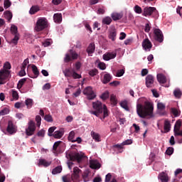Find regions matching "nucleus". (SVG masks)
Returning a JSON list of instances; mask_svg holds the SVG:
<instances>
[{
    "instance_id": "f257e3e1",
    "label": "nucleus",
    "mask_w": 182,
    "mask_h": 182,
    "mask_svg": "<svg viewBox=\"0 0 182 182\" xmlns=\"http://www.w3.org/2000/svg\"><path fill=\"white\" fill-rule=\"evenodd\" d=\"M145 106L141 104L136 105V113L141 119H146L147 116L150 118L153 117V110H154V106L153 103L145 101Z\"/></svg>"
},
{
    "instance_id": "f03ea898",
    "label": "nucleus",
    "mask_w": 182,
    "mask_h": 182,
    "mask_svg": "<svg viewBox=\"0 0 182 182\" xmlns=\"http://www.w3.org/2000/svg\"><path fill=\"white\" fill-rule=\"evenodd\" d=\"M4 69L0 70V85H5L8 82L9 76H11V63L6 62L4 65Z\"/></svg>"
},
{
    "instance_id": "7ed1b4c3",
    "label": "nucleus",
    "mask_w": 182,
    "mask_h": 182,
    "mask_svg": "<svg viewBox=\"0 0 182 182\" xmlns=\"http://www.w3.org/2000/svg\"><path fill=\"white\" fill-rule=\"evenodd\" d=\"M154 33H149V38L151 39H154L156 42H159V43H162L163 41H164V35H163V31L159 28H154Z\"/></svg>"
},
{
    "instance_id": "20e7f679",
    "label": "nucleus",
    "mask_w": 182,
    "mask_h": 182,
    "mask_svg": "<svg viewBox=\"0 0 182 182\" xmlns=\"http://www.w3.org/2000/svg\"><path fill=\"white\" fill-rule=\"evenodd\" d=\"M92 107L95 111H90L91 114L99 117V116L103 113V104L100 101L92 102Z\"/></svg>"
},
{
    "instance_id": "39448f33",
    "label": "nucleus",
    "mask_w": 182,
    "mask_h": 182,
    "mask_svg": "<svg viewBox=\"0 0 182 182\" xmlns=\"http://www.w3.org/2000/svg\"><path fill=\"white\" fill-rule=\"evenodd\" d=\"M46 28H48V20L46 18H39L36 22L35 30L37 32H41Z\"/></svg>"
},
{
    "instance_id": "423d86ee",
    "label": "nucleus",
    "mask_w": 182,
    "mask_h": 182,
    "mask_svg": "<svg viewBox=\"0 0 182 182\" xmlns=\"http://www.w3.org/2000/svg\"><path fill=\"white\" fill-rule=\"evenodd\" d=\"M79 58V55L75 50L70 49L68 53L65 54L64 58L65 63H69V62H72V60H76Z\"/></svg>"
},
{
    "instance_id": "0eeeda50",
    "label": "nucleus",
    "mask_w": 182,
    "mask_h": 182,
    "mask_svg": "<svg viewBox=\"0 0 182 182\" xmlns=\"http://www.w3.org/2000/svg\"><path fill=\"white\" fill-rule=\"evenodd\" d=\"M65 157L68 160H70V161H77L78 163H80V161H82V159H83L82 155H80L79 153L75 154V153H73L72 151L66 152Z\"/></svg>"
},
{
    "instance_id": "6e6552de",
    "label": "nucleus",
    "mask_w": 182,
    "mask_h": 182,
    "mask_svg": "<svg viewBox=\"0 0 182 182\" xmlns=\"http://www.w3.org/2000/svg\"><path fill=\"white\" fill-rule=\"evenodd\" d=\"M28 124V126L26 129V136H33V134H35V131L36 130L35 122L30 120Z\"/></svg>"
},
{
    "instance_id": "1a4fd4ad",
    "label": "nucleus",
    "mask_w": 182,
    "mask_h": 182,
    "mask_svg": "<svg viewBox=\"0 0 182 182\" xmlns=\"http://www.w3.org/2000/svg\"><path fill=\"white\" fill-rule=\"evenodd\" d=\"M83 95H85L87 96V99L88 100H93L96 97V94L93 91V88L92 87L89 86L84 89L83 90Z\"/></svg>"
},
{
    "instance_id": "9d476101",
    "label": "nucleus",
    "mask_w": 182,
    "mask_h": 182,
    "mask_svg": "<svg viewBox=\"0 0 182 182\" xmlns=\"http://www.w3.org/2000/svg\"><path fill=\"white\" fill-rule=\"evenodd\" d=\"M11 32L12 35H14V38L11 41V43H14V45H18V41H19V33H18V27L15 25H12L11 27Z\"/></svg>"
},
{
    "instance_id": "9b49d317",
    "label": "nucleus",
    "mask_w": 182,
    "mask_h": 182,
    "mask_svg": "<svg viewBox=\"0 0 182 182\" xmlns=\"http://www.w3.org/2000/svg\"><path fill=\"white\" fill-rule=\"evenodd\" d=\"M6 132L9 134H15V133H16V127L14 124V122L11 120L8 122Z\"/></svg>"
},
{
    "instance_id": "f8f14e48",
    "label": "nucleus",
    "mask_w": 182,
    "mask_h": 182,
    "mask_svg": "<svg viewBox=\"0 0 182 182\" xmlns=\"http://www.w3.org/2000/svg\"><path fill=\"white\" fill-rule=\"evenodd\" d=\"M156 12H157V10L155 7H145L142 15L143 16H151Z\"/></svg>"
},
{
    "instance_id": "ddd939ff",
    "label": "nucleus",
    "mask_w": 182,
    "mask_h": 182,
    "mask_svg": "<svg viewBox=\"0 0 182 182\" xmlns=\"http://www.w3.org/2000/svg\"><path fill=\"white\" fill-rule=\"evenodd\" d=\"M146 87H153L154 85V77L151 75H148L146 77Z\"/></svg>"
},
{
    "instance_id": "4468645a",
    "label": "nucleus",
    "mask_w": 182,
    "mask_h": 182,
    "mask_svg": "<svg viewBox=\"0 0 182 182\" xmlns=\"http://www.w3.org/2000/svg\"><path fill=\"white\" fill-rule=\"evenodd\" d=\"M32 72L33 74H28L29 77H31L32 79H36L38 76H39V70L38 69V67L36 65H33L31 66Z\"/></svg>"
},
{
    "instance_id": "2eb2a0df",
    "label": "nucleus",
    "mask_w": 182,
    "mask_h": 182,
    "mask_svg": "<svg viewBox=\"0 0 182 182\" xmlns=\"http://www.w3.org/2000/svg\"><path fill=\"white\" fill-rule=\"evenodd\" d=\"M90 167L92 170H99L102 167V164L97 161V160H90Z\"/></svg>"
},
{
    "instance_id": "dca6fc26",
    "label": "nucleus",
    "mask_w": 182,
    "mask_h": 182,
    "mask_svg": "<svg viewBox=\"0 0 182 182\" xmlns=\"http://www.w3.org/2000/svg\"><path fill=\"white\" fill-rule=\"evenodd\" d=\"M156 79L160 85H164V83H167V78L164 74H157Z\"/></svg>"
},
{
    "instance_id": "f3484780",
    "label": "nucleus",
    "mask_w": 182,
    "mask_h": 182,
    "mask_svg": "<svg viewBox=\"0 0 182 182\" xmlns=\"http://www.w3.org/2000/svg\"><path fill=\"white\" fill-rule=\"evenodd\" d=\"M113 79V77L109 73H105L103 75V77L102 79V82L104 85H107V83L110 82V80Z\"/></svg>"
},
{
    "instance_id": "a211bd4d",
    "label": "nucleus",
    "mask_w": 182,
    "mask_h": 182,
    "mask_svg": "<svg viewBox=\"0 0 182 182\" xmlns=\"http://www.w3.org/2000/svg\"><path fill=\"white\" fill-rule=\"evenodd\" d=\"M153 45L151 44V42L150 41V40H149V38L144 39L142 42V48H144L145 50H147V49H151Z\"/></svg>"
},
{
    "instance_id": "6ab92c4d",
    "label": "nucleus",
    "mask_w": 182,
    "mask_h": 182,
    "mask_svg": "<svg viewBox=\"0 0 182 182\" xmlns=\"http://www.w3.org/2000/svg\"><path fill=\"white\" fill-rule=\"evenodd\" d=\"M117 55V53H107L103 55V59L104 60H110V59H114Z\"/></svg>"
},
{
    "instance_id": "aec40b11",
    "label": "nucleus",
    "mask_w": 182,
    "mask_h": 182,
    "mask_svg": "<svg viewBox=\"0 0 182 182\" xmlns=\"http://www.w3.org/2000/svg\"><path fill=\"white\" fill-rule=\"evenodd\" d=\"M80 169L77 166L74 167L73 173L71 174V176L75 180H77V178H79V173H80Z\"/></svg>"
},
{
    "instance_id": "412c9836",
    "label": "nucleus",
    "mask_w": 182,
    "mask_h": 182,
    "mask_svg": "<svg viewBox=\"0 0 182 182\" xmlns=\"http://www.w3.org/2000/svg\"><path fill=\"white\" fill-rule=\"evenodd\" d=\"M158 177L161 182H168V175L164 172L161 173Z\"/></svg>"
},
{
    "instance_id": "4be33fe9",
    "label": "nucleus",
    "mask_w": 182,
    "mask_h": 182,
    "mask_svg": "<svg viewBox=\"0 0 182 182\" xmlns=\"http://www.w3.org/2000/svg\"><path fill=\"white\" fill-rule=\"evenodd\" d=\"M52 164V161H48L46 159H39L38 166H43V167H49Z\"/></svg>"
},
{
    "instance_id": "5701e85b",
    "label": "nucleus",
    "mask_w": 182,
    "mask_h": 182,
    "mask_svg": "<svg viewBox=\"0 0 182 182\" xmlns=\"http://www.w3.org/2000/svg\"><path fill=\"white\" fill-rule=\"evenodd\" d=\"M116 36H117V32L116 31L115 29L111 30L109 31L108 37L112 42H114L116 41Z\"/></svg>"
},
{
    "instance_id": "b1692460",
    "label": "nucleus",
    "mask_w": 182,
    "mask_h": 182,
    "mask_svg": "<svg viewBox=\"0 0 182 182\" xmlns=\"http://www.w3.org/2000/svg\"><path fill=\"white\" fill-rule=\"evenodd\" d=\"M96 49V46H95L94 43H91L87 48V53L88 55H91L92 53H95V50Z\"/></svg>"
},
{
    "instance_id": "393cba45",
    "label": "nucleus",
    "mask_w": 182,
    "mask_h": 182,
    "mask_svg": "<svg viewBox=\"0 0 182 182\" xmlns=\"http://www.w3.org/2000/svg\"><path fill=\"white\" fill-rule=\"evenodd\" d=\"M53 21L55 23H60L62 22V14H55Z\"/></svg>"
},
{
    "instance_id": "a878e982",
    "label": "nucleus",
    "mask_w": 182,
    "mask_h": 182,
    "mask_svg": "<svg viewBox=\"0 0 182 182\" xmlns=\"http://www.w3.org/2000/svg\"><path fill=\"white\" fill-rule=\"evenodd\" d=\"M63 182H75V178L72 177V175H66L62 178Z\"/></svg>"
},
{
    "instance_id": "bb28decb",
    "label": "nucleus",
    "mask_w": 182,
    "mask_h": 182,
    "mask_svg": "<svg viewBox=\"0 0 182 182\" xmlns=\"http://www.w3.org/2000/svg\"><path fill=\"white\" fill-rule=\"evenodd\" d=\"M53 136L54 139H62V137H63V131H55L53 134Z\"/></svg>"
},
{
    "instance_id": "cd10ccee",
    "label": "nucleus",
    "mask_w": 182,
    "mask_h": 182,
    "mask_svg": "<svg viewBox=\"0 0 182 182\" xmlns=\"http://www.w3.org/2000/svg\"><path fill=\"white\" fill-rule=\"evenodd\" d=\"M171 128V124H170V121L165 120L164 129L165 130V133H168L170 132V129Z\"/></svg>"
},
{
    "instance_id": "c85d7f7f",
    "label": "nucleus",
    "mask_w": 182,
    "mask_h": 182,
    "mask_svg": "<svg viewBox=\"0 0 182 182\" xmlns=\"http://www.w3.org/2000/svg\"><path fill=\"white\" fill-rule=\"evenodd\" d=\"M173 95L176 99H181L182 92L179 88H176L173 90Z\"/></svg>"
},
{
    "instance_id": "c756f323",
    "label": "nucleus",
    "mask_w": 182,
    "mask_h": 182,
    "mask_svg": "<svg viewBox=\"0 0 182 182\" xmlns=\"http://www.w3.org/2000/svg\"><path fill=\"white\" fill-rule=\"evenodd\" d=\"M111 18L113 19V21H119L122 19V16L119 13H112L111 15Z\"/></svg>"
},
{
    "instance_id": "7c9ffc66",
    "label": "nucleus",
    "mask_w": 182,
    "mask_h": 182,
    "mask_svg": "<svg viewBox=\"0 0 182 182\" xmlns=\"http://www.w3.org/2000/svg\"><path fill=\"white\" fill-rule=\"evenodd\" d=\"M38 11H40L39 6H33L29 11V14L31 15H35V14H36V12H38Z\"/></svg>"
},
{
    "instance_id": "2f4dec72",
    "label": "nucleus",
    "mask_w": 182,
    "mask_h": 182,
    "mask_svg": "<svg viewBox=\"0 0 182 182\" xmlns=\"http://www.w3.org/2000/svg\"><path fill=\"white\" fill-rule=\"evenodd\" d=\"M4 18L7 19L9 22H11V19H12V13L9 11H6L4 13Z\"/></svg>"
},
{
    "instance_id": "473e14b6",
    "label": "nucleus",
    "mask_w": 182,
    "mask_h": 182,
    "mask_svg": "<svg viewBox=\"0 0 182 182\" xmlns=\"http://www.w3.org/2000/svg\"><path fill=\"white\" fill-rule=\"evenodd\" d=\"M91 136L95 141H100V135L99 134L92 131L91 132Z\"/></svg>"
},
{
    "instance_id": "72a5a7b5",
    "label": "nucleus",
    "mask_w": 182,
    "mask_h": 182,
    "mask_svg": "<svg viewBox=\"0 0 182 182\" xmlns=\"http://www.w3.org/2000/svg\"><path fill=\"white\" fill-rule=\"evenodd\" d=\"M63 73L65 77H70L73 75V72H72L69 68H66L65 70H63Z\"/></svg>"
},
{
    "instance_id": "f704fd0d",
    "label": "nucleus",
    "mask_w": 182,
    "mask_h": 182,
    "mask_svg": "<svg viewBox=\"0 0 182 182\" xmlns=\"http://www.w3.org/2000/svg\"><path fill=\"white\" fill-rule=\"evenodd\" d=\"M102 112L104 116L102 118L101 117V120H104L105 117H107V116H109V111L107 110V107H106L105 105H103Z\"/></svg>"
},
{
    "instance_id": "c9c22d12",
    "label": "nucleus",
    "mask_w": 182,
    "mask_h": 182,
    "mask_svg": "<svg viewBox=\"0 0 182 182\" xmlns=\"http://www.w3.org/2000/svg\"><path fill=\"white\" fill-rule=\"evenodd\" d=\"M102 23L104 25H110L112 23V18L109 16H106L102 18Z\"/></svg>"
},
{
    "instance_id": "e433bc0d",
    "label": "nucleus",
    "mask_w": 182,
    "mask_h": 182,
    "mask_svg": "<svg viewBox=\"0 0 182 182\" xmlns=\"http://www.w3.org/2000/svg\"><path fill=\"white\" fill-rule=\"evenodd\" d=\"M26 105L27 106L28 109H31V107L33 106V100L31 98H28L27 100H26Z\"/></svg>"
},
{
    "instance_id": "4c0bfd02",
    "label": "nucleus",
    "mask_w": 182,
    "mask_h": 182,
    "mask_svg": "<svg viewBox=\"0 0 182 182\" xmlns=\"http://www.w3.org/2000/svg\"><path fill=\"white\" fill-rule=\"evenodd\" d=\"M25 82H26V78L21 79L18 82L17 88L22 89V87L23 86V85H25Z\"/></svg>"
},
{
    "instance_id": "58836bf2",
    "label": "nucleus",
    "mask_w": 182,
    "mask_h": 182,
    "mask_svg": "<svg viewBox=\"0 0 182 182\" xmlns=\"http://www.w3.org/2000/svg\"><path fill=\"white\" fill-rule=\"evenodd\" d=\"M60 173H62V166H57L52 171V174H59Z\"/></svg>"
},
{
    "instance_id": "ea45409f",
    "label": "nucleus",
    "mask_w": 182,
    "mask_h": 182,
    "mask_svg": "<svg viewBox=\"0 0 182 182\" xmlns=\"http://www.w3.org/2000/svg\"><path fill=\"white\" fill-rule=\"evenodd\" d=\"M180 127H181V121L178 120L174 125L173 132L180 131Z\"/></svg>"
},
{
    "instance_id": "a19ab883",
    "label": "nucleus",
    "mask_w": 182,
    "mask_h": 182,
    "mask_svg": "<svg viewBox=\"0 0 182 182\" xmlns=\"http://www.w3.org/2000/svg\"><path fill=\"white\" fill-rule=\"evenodd\" d=\"M44 120H46V122H48V123H52V122H53V118L50 114H46L44 116Z\"/></svg>"
},
{
    "instance_id": "79ce46f5",
    "label": "nucleus",
    "mask_w": 182,
    "mask_h": 182,
    "mask_svg": "<svg viewBox=\"0 0 182 182\" xmlns=\"http://www.w3.org/2000/svg\"><path fill=\"white\" fill-rule=\"evenodd\" d=\"M75 139V132L71 131L68 136V140L69 141H72V143H75V141H74L75 139Z\"/></svg>"
},
{
    "instance_id": "37998d69",
    "label": "nucleus",
    "mask_w": 182,
    "mask_h": 182,
    "mask_svg": "<svg viewBox=\"0 0 182 182\" xmlns=\"http://www.w3.org/2000/svg\"><path fill=\"white\" fill-rule=\"evenodd\" d=\"M110 102L112 105H114V106H116V105H117V100H116V96H114V95H111Z\"/></svg>"
},
{
    "instance_id": "c03bdc74",
    "label": "nucleus",
    "mask_w": 182,
    "mask_h": 182,
    "mask_svg": "<svg viewBox=\"0 0 182 182\" xmlns=\"http://www.w3.org/2000/svg\"><path fill=\"white\" fill-rule=\"evenodd\" d=\"M109 96V91H105L104 93L101 95L100 98L102 100H107Z\"/></svg>"
},
{
    "instance_id": "a18cd8bd",
    "label": "nucleus",
    "mask_w": 182,
    "mask_h": 182,
    "mask_svg": "<svg viewBox=\"0 0 182 182\" xmlns=\"http://www.w3.org/2000/svg\"><path fill=\"white\" fill-rule=\"evenodd\" d=\"M61 143H62V141H58L54 143L53 146V151H57L58 147H59V146H60Z\"/></svg>"
},
{
    "instance_id": "49530a36",
    "label": "nucleus",
    "mask_w": 182,
    "mask_h": 182,
    "mask_svg": "<svg viewBox=\"0 0 182 182\" xmlns=\"http://www.w3.org/2000/svg\"><path fill=\"white\" fill-rule=\"evenodd\" d=\"M11 92L13 98L15 99L16 100H18V99H19V94H18V91L15 90H11Z\"/></svg>"
},
{
    "instance_id": "de8ad7c7",
    "label": "nucleus",
    "mask_w": 182,
    "mask_h": 182,
    "mask_svg": "<svg viewBox=\"0 0 182 182\" xmlns=\"http://www.w3.org/2000/svg\"><path fill=\"white\" fill-rule=\"evenodd\" d=\"M134 11L136 12V14H141V12H143L141 7H140L139 5H136L134 7Z\"/></svg>"
},
{
    "instance_id": "09e8293b",
    "label": "nucleus",
    "mask_w": 182,
    "mask_h": 182,
    "mask_svg": "<svg viewBox=\"0 0 182 182\" xmlns=\"http://www.w3.org/2000/svg\"><path fill=\"white\" fill-rule=\"evenodd\" d=\"M55 130H56V127H51L48 129V135L50 137H52V136H53V132H55Z\"/></svg>"
},
{
    "instance_id": "8fccbe9b",
    "label": "nucleus",
    "mask_w": 182,
    "mask_h": 182,
    "mask_svg": "<svg viewBox=\"0 0 182 182\" xmlns=\"http://www.w3.org/2000/svg\"><path fill=\"white\" fill-rule=\"evenodd\" d=\"M120 106L125 110H129V106L127 105V101L120 102Z\"/></svg>"
},
{
    "instance_id": "3c124183",
    "label": "nucleus",
    "mask_w": 182,
    "mask_h": 182,
    "mask_svg": "<svg viewBox=\"0 0 182 182\" xmlns=\"http://www.w3.org/2000/svg\"><path fill=\"white\" fill-rule=\"evenodd\" d=\"M12 5V3L9 0H4V6L5 9H8Z\"/></svg>"
},
{
    "instance_id": "603ef678",
    "label": "nucleus",
    "mask_w": 182,
    "mask_h": 182,
    "mask_svg": "<svg viewBox=\"0 0 182 182\" xmlns=\"http://www.w3.org/2000/svg\"><path fill=\"white\" fill-rule=\"evenodd\" d=\"M157 109L158 110H164V109H166V105L163 102H158Z\"/></svg>"
},
{
    "instance_id": "864d4df0",
    "label": "nucleus",
    "mask_w": 182,
    "mask_h": 182,
    "mask_svg": "<svg viewBox=\"0 0 182 182\" xmlns=\"http://www.w3.org/2000/svg\"><path fill=\"white\" fill-rule=\"evenodd\" d=\"M174 153V148L173 147H168L166 151V154L168 156H171Z\"/></svg>"
},
{
    "instance_id": "5fc2aeb1",
    "label": "nucleus",
    "mask_w": 182,
    "mask_h": 182,
    "mask_svg": "<svg viewBox=\"0 0 182 182\" xmlns=\"http://www.w3.org/2000/svg\"><path fill=\"white\" fill-rule=\"evenodd\" d=\"M42 45L44 48H48V46H50V45H52V42H50V40H46L42 43Z\"/></svg>"
},
{
    "instance_id": "6e6d98bb",
    "label": "nucleus",
    "mask_w": 182,
    "mask_h": 182,
    "mask_svg": "<svg viewBox=\"0 0 182 182\" xmlns=\"http://www.w3.org/2000/svg\"><path fill=\"white\" fill-rule=\"evenodd\" d=\"M36 122L37 123L38 127H41V122H42V117H41L39 115H37L36 117Z\"/></svg>"
},
{
    "instance_id": "4d7b16f0",
    "label": "nucleus",
    "mask_w": 182,
    "mask_h": 182,
    "mask_svg": "<svg viewBox=\"0 0 182 182\" xmlns=\"http://www.w3.org/2000/svg\"><path fill=\"white\" fill-rule=\"evenodd\" d=\"M97 73H99V72L97 71V69H93V70H90V72H89L90 76H92V77L96 76V75Z\"/></svg>"
},
{
    "instance_id": "13d9d810",
    "label": "nucleus",
    "mask_w": 182,
    "mask_h": 182,
    "mask_svg": "<svg viewBox=\"0 0 182 182\" xmlns=\"http://www.w3.org/2000/svg\"><path fill=\"white\" fill-rule=\"evenodd\" d=\"M150 29H151V26H150V23H146L144 31L146 32V33H149V32H150Z\"/></svg>"
},
{
    "instance_id": "bf43d9fd",
    "label": "nucleus",
    "mask_w": 182,
    "mask_h": 182,
    "mask_svg": "<svg viewBox=\"0 0 182 182\" xmlns=\"http://www.w3.org/2000/svg\"><path fill=\"white\" fill-rule=\"evenodd\" d=\"M8 113H9V109L8 108H4L0 111V116H5V114H8Z\"/></svg>"
},
{
    "instance_id": "052dcab7",
    "label": "nucleus",
    "mask_w": 182,
    "mask_h": 182,
    "mask_svg": "<svg viewBox=\"0 0 182 182\" xmlns=\"http://www.w3.org/2000/svg\"><path fill=\"white\" fill-rule=\"evenodd\" d=\"M105 12H106V10H105V9L104 6L100 7V8L98 9V10H97V14H98L99 15H103V14H105Z\"/></svg>"
},
{
    "instance_id": "680f3d73",
    "label": "nucleus",
    "mask_w": 182,
    "mask_h": 182,
    "mask_svg": "<svg viewBox=\"0 0 182 182\" xmlns=\"http://www.w3.org/2000/svg\"><path fill=\"white\" fill-rule=\"evenodd\" d=\"M72 76H73V79H80V77H82V75L75 73V70H73V75Z\"/></svg>"
},
{
    "instance_id": "e2e57ef3",
    "label": "nucleus",
    "mask_w": 182,
    "mask_h": 182,
    "mask_svg": "<svg viewBox=\"0 0 182 182\" xmlns=\"http://www.w3.org/2000/svg\"><path fill=\"white\" fill-rule=\"evenodd\" d=\"M171 112H172L173 116H175V117H178V116H180V114H178V110H177V109L172 108Z\"/></svg>"
},
{
    "instance_id": "0e129e2a",
    "label": "nucleus",
    "mask_w": 182,
    "mask_h": 182,
    "mask_svg": "<svg viewBox=\"0 0 182 182\" xmlns=\"http://www.w3.org/2000/svg\"><path fill=\"white\" fill-rule=\"evenodd\" d=\"M98 68L101 69V70H105V69H106V64L104 63H100L98 64Z\"/></svg>"
},
{
    "instance_id": "69168bd1",
    "label": "nucleus",
    "mask_w": 182,
    "mask_h": 182,
    "mask_svg": "<svg viewBox=\"0 0 182 182\" xmlns=\"http://www.w3.org/2000/svg\"><path fill=\"white\" fill-rule=\"evenodd\" d=\"M123 75H124V70H119L117 73V76L118 77L123 76Z\"/></svg>"
},
{
    "instance_id": "338daca9",
    "label": "nucleus",
    "mask_w": 182,
    "mask_h": 182,
    "mask_svg": "<svg viewBox=\"0 0 182 182\" xmlns=\"http://www.w3.org/2000/svg\"><path fill=\"white\" fill-rule=\"evenodd\" d=\"M26 75V72H25V68H21V70L18 73V76L22 77V76H25Z\"/></svg>"
},
{
    "instance_id": "774afa93",
    "label": "nucleus",
    "mask_w": 182,
    "mask_h": 182,
    "mask_svg": "<svg viewBox=\"0 0 182 182\" xmlns=\"http://www.w3.org/2000/svg\"><path fill=\"white\" fill-rule=\"evenodd\" d=\"M110 180H112V173H108V174L106 175V176H105V182H109Z\"/></svg>"
}]
</instances>
